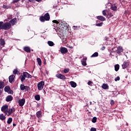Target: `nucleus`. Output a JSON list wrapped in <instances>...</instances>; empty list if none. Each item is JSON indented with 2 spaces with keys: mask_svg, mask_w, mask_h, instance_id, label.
<instances>
[{
  "mask_svg": "<svg viewBox=\"0 0 131 131\" xmlns=\"http://www.w3.org/2000/svg\"><path fill=\"white\" fill-rule=\"evenodd\" d=\"M12 27V25L9 22L4 23L0 21V30H9Z\"/></svg>",
  "mask_w": 131,
  "mask_h": 131,
  "instance_id": "obj_1",
  "label": "nucleus"
},
{
  "mask_svg": "<svg viewBox=\"0 0 131 131\" xmlns=\"http://www.w3.org/2000/svg\"><path fill=\"white\" fill-rule=\"evenodd\" d=\"M8 108H9V106H8V105H4L1 108V111H2V112H4L5 115H7V114H8Z\"/></svg>",
  "mask_w": 131,
  "mask_h": 131,
  "instance_id": "obj_2",
  "label": "nucleus"
},
{
  "mask_svg": "<svg viewBox=\"0 0 131 131\" xmlns=\"http://www.w3.org/2000/svg\"><path fill=\"white\" fill-rule=\"evenodd\" d=\"M43 85H45V82L43 81H40L37 84V88L39 91H41L43 89Z\"/></svg>",
  "mask_w": 131,
  "mask_h": 131,
  "instance_id": "obj_3",
  "label": "nucleus"
},
{
  "mask_svg": "<svg viewBox=\"0 0 131 131\" xmlns=\"http://www.w3.org/2000/svg\"><path fill=\"white\" fill-rule=\"evenodd\" d=\"M116 52L118 55L120 56L121 55V53L123 52V48L121 46H119L118 48H117V50Z\"/></svg>",
  "mask_w": 131,
  "mask_h": 131,
  "instance_id": "obj_4",
  "label": "nucleus"
},
{
  "mask_svg": "<svg viewBox=\"0 0 131 131\" xmlns=\"http://www.w3.org/2000/svg\"><path fill=\"white\" fill-rule=\"evenodd\" d=\"M128 66H129V62L128 61H124L122 64V67L123 69H126V68H127Z\"/></svg>",
  "mask_w": 131,
  "mask_h": 131,
  "instance_id": "obj_5",
  "label": "nucleus"
},
{
  "mask_svg": "<svg viewBox=\"0 0 131 131\" xmlns=\"http://www.w3.org/2000/svg\"><path fill=\"white\" fill-rule=\"evenodd\" d=\"M56 77H57V78H59V79H62L65 80L66 79V77H65L62 74H58L56 75Z\"/></svg>",
  "mask_w": 131,
  "mask_h": 131,
  "instance_id": "obj_6",
  "label": "nucleus"
},
{
  "mask_svg": "<svg viewBox=\"0 0 131 131\" xmlns=\"http://www.w3.org/2000/svg\"><path fill=\"white\" fill-rule=\"evenodd\" d=\"M15 108L14 107L9 108L8 110H7V113H8V116H10V115H11L12 113H13V112H15Z\"/></svg>",
  "mask_w": 131,
  "mask_h": 131,
  "instance_id": "obj_7",
  "label": "nucleus"
},
{
  "mask_svg": "<svg viewBox=\"0 0 131 131\" xmlns=\"http://www.w3.org/2000/svg\"><path fill=\"white\" fill-rule=\"evenodd\" d=\"M68 52V50L67 49V48L65 47L60 48V53H61L62 54H66Z\"/></svg>",
  "mask_w": 131,
  "mask_h": 131,
  "instance_id": "obj_8",
  "label": "nucleus"
},
{
  "mask_svg": "<svg viewBox=\"0 0 131 131\" xmlns=\"http://www.w3.org/2000/svg\"><path fill=\"white\" fill-rule=\"evenodd\" d=\"M19 105L20 106V107H22V106H24V104H25V99L23 98L21 99H20L18 101Z\"/></svg>",
  "mask_w": 131,
  "mask_h": 131,
  "instance_id": "obj_9",
  "label": "nucleus"
},
{
  "mask_svg": "<svg viewBox=\"0 0 131 131\" xmlns=\"http://www.w3.org/2000/svg\"><path fill=\"white\" fill-rule=\"evenodd\" d=\"M9 23H10L11 25H15L17 23V18H14L11 19Z\"/></svg>",
  "mask_w": 131,
  "mask_h": 131,
  "instance_id": "obj_10",
  "label": "nucleus"
},
{
  "mask_svg": "<svg viewBox=\"0 0 131 131\" xmlns=\"http://www.w3.org/2000/svg\"><path fill=\"white\" fill-rule=\"evenodd\" d=\"M14 79H15V75H11L9 77V81L11 83L14 81Z\"/></svg>",
  "mask_w": 131,
  "mask_h": 131,
  "instance_id": "obj_11",
  "label": "nucleus"
},
{
  "mask_svg": "<svg viewBox=\"0 0 131 131\" xmlns=\"http://www.w3.org/2000/svg\"><path fill=\"white\" fill-rule=\"evenodd\" d=\"M24 51L26 52V53H30L31 52V49L29 47H24Z\"/></svg>",
  "mask_w": 131,
  "mask_h": 131,
  "instance_id": "obj_12",
  "label": "nucleus"
},
{
  "mask_svg": "<svg viewBox=\"0 0 131 131\" xmlns=\"http://www.w3.org/2000/svg\"><path fill=\"white\" fill-rule=\"evenodd\" d=\"M6 102H11L13 101V97L11 95L8 96L6 98Z\"/></svg>",
  "mask_w": 131,
  "mask_h": 131,
  "instance_id": "obj_13",
  "label": "nucleus"
},
{
  "mask_svg": "<svg viewBox=\"0 0 131 131\" xmlns=\"http://www.w3.org/2000/svg\"><path fill=\"white\" fill-rule=\"evenodd\" d=\"M23 74H24L25 77H26L27 78H31V77H32L31 75L29 74L27 72H24Z\"/></svg>",
  "mask_w": 131,
  "mask_h": 131,
  "instance_id": "obj_14",
  "label": "nucleus"
},
{
  "mask_svg": "<svg viewBox=\"0 0 131 131\" xmlns=\"http://www.w3.org/2000/svg\"><path fill=\"white\" fill-rule=\"evenodd\" d=\"M0 45L2 47H5V45H6V41H5V39L3 38L0 39Z\"/></svg>",
  "mask_w": 131,
  "mask_h": 131,
  "instance_id": "obj_15",
  "label": "nucleus"
},
{
  "mask_svg": "<svg viewBox=\"0 0 131 131\" xmlns=\"http://www.w3.org/2000/svg\"><path fill=\"white\" fill-rule=\"evenodd\" d=\"M97 19L98 20H100V21H105L106 20V18L102 16H97Z\"/></svg>",
  "mask_w": 131,
  "mask_h": 131,
  "instance_id": "obj_16",
  "label": "nucleus"
},
{
  "mask_svg": "<svg viewBox=\"0 0 131 131\" xmlns=\"http://www.w3.org/2000/svg\"><path fill=\"white\" fill-rule=\"evenodd\" d=\"M44 17L45 18L46 21H49V20H50V14L49 13H47L44 15Z\"/></svg>",
  "mask_w": 131,
  "mask_h": 131,
  "instance_id": "obj_17",
  "label": "nucleus"
},
{
  "mask_svg": "<svg viewBox=\"0 0 131 131\" xmlns=\"http://www.w3.org/2000/svg\"><path fill=\"white\" fill-rule=\"evenodd\" d=\"M102 88L103 89V90H108L109 86L107 84L103 83L102 85Z\"/></svg>",
  "mask_w": 131,
  "mask_h": 131,
  "instance_id": "obj_18",
  "label": "nucleus"
},
{
  "mask_svg": "<svg viewBox=\"0 0 131 131\" xmlns=\"http://www.w3.org/2000/svg\"><path fill=\"white\" fill-rule=\"evenodd\" d=\"M86 58H84L83 60L81 61L82 65L83 66H86Z\"/></svg>",
  "mask_w": 131,
  "mask_h": 131,
  "instance_id": "obj_19",
  "label": "nucleus"
},
{
  "mask_svg": "<svg viewBox=\"0 0 131 131\" xmlns=\"http://www.w3.org/2000/svg\"><path fill=\"white\" fill-rule=\"evenodd\" d=\"M0 119L2 121L6 120V116L4 115V114H0Z\"/></svg>",
  "mask_w": 131,
  "mask_h": 131,
  "instance_id": "obj_20",
  "label": "nucleus"
},
{
  "mask_svg": "<svg viewBox=\"0 0 131 131\" xmlns=\"http://www.w3.org/2000/svg\"><path fill=\"white\" fill-rule=\"evenodd\" d=\"M36 116L38 118L41 117V116H42L41 112L40 111H38L36 113Z\"/></svg>",
  "mask_w": 131,
  "mask_h": 131,
  "instance_id": "obj_21",
  "label": "nucleus"
},
{
  "mask_svg": "<svg viewBox=\"0 0 131 131\" xmlns=\"http://www.w3.org/2000/svg\"><path fill=\"white\" fill-rule=\"evenodd\" d=\"M70 84L72 88H76V83L74 81H71Z\"/></svg>",
  "mask_w": 131,
  "mask_h": 131,
  "instance_id": "obj_22",
  "label": "nucleus"
},
{
  "mask_svg": "<svg viewBox=\"0 0 131 131\" xmlns=\"http://www.w3.org/2000/svg\"><path fill=\"white\" fill-rule=\"evenodd\" d=\"M5 88V83L4 81H0V89H4Z\"/></svg>",
  "mask_w": 131,
  "mask_h": 131,
  "instance_id": "obj_23",
  "label": "nucleus"
},
{
  "mask_svg": "<svg viewBox=\"0 0 131 131\" xmlns=\"http://www.w3.org/2000/svg\"><path fill=\"white\" fill-rule=\"evenodd\" d=\"M11 90V88H10V86H5V88H4V91L5 92H6V93H8V91L9 90Z\"/></svg>",
  "mask_w": 131,
  "mask_h": 131,
  "instance_id": "obj_24",
  "label": "nucleus"
},
{
  "mask_svg": "<svg viewBox=\"0 0 131 131\" xmlns=\"http://www.w3.org/2000/svg\"><path fill=\"white\" fill-rule=\"evenodd\" d=\"M12 121H13V119L12 118H9L7 120L8 124H11Z\"/></svg>",
  "mask_w": 131,
  "mask_h": 131,
  "instance_id": "obj_25",
  "label": "nucleus"
},
{
  "mask_svg": "<svg viewBox=\"0 0 131 131\" xmlns=\"http://www.w3.org/2000/svg\"><path fill=\"white\" fill-rule=\"evenodd\" d=\"M48 45L50 47H53L54 46V42H53L52 41H48Z\"/></svg>",
  "mask_w": 131,
  "mask_h": 131,
  "instance_id": "obj_26",
  "label": "nucleus"
},
{
  "mask_svg": "<svg viewBox=\"0 0 131 131\" xmlns=\"http://www.w3.org/2000/svg\"><path fill=\"white\" fill-rule=\"evenodd\" d=\"M115 71L117 72L119 70V64H117L115 65Z\"/></svg>",
  "mask_w": 131,
  "mask_h": 131,
  "instance_id": "obj_27",
  "label": "nucleus"
},
{
  "mask_svg": "<svg viewBox=\"0 0 131 131\" xmlns=\"http://www.w3.org/2000/svg\"><path fill=\"white\" fill-rule=\"evenodd\" d=\"M37 62H38V64L39 66H41V59L39 58H37Z\"/></svg>",
  "mask_w": 131,
  "mask_h": 131,
  "instance_id": "obj_28",
  "label": "nucleus"
},
{
  "mask_svg": "<svg viewBox=\"0 0 131 131\" xmlns=\"http://www.w3.org/2000/svg\"><path fill=\"white\" fill-rule=\"evenodd\" d=\"M35 99L36 101H39L40 100V96L38 95L35 96Z\"/></svg>",
  "mask_w": 131,
  "mask_h": 131,
  "instance_id": "obj_29",
  "label": "nucleus"
},
{
  "mask_svg": "<svg viewBox=\"0 0 131 131\" xmlns=\"http://www.w3.org/2000/svg\"><path fill=\"white\" fill-rule=\"evenodd\" d=\"M92 121L93 123H96L97 122V117H94L92 119Z\"/></svg>",
  "mask_w": 131,
  "mask_h": 131,
  "instance_id": "obj_30",
  "label": "nucleus"
},
{
  "mask_svg": "<svg viewBox=\"0 0 131 131\" xmlns=\"http://www.w3.org/2000/svg\"><path fill=\"white\" fill-rule=\"evenodd\" d=\"M26 77L24 76V74H23V75H21L20 77V80L21 81L23 82L24 80H25Z\"/></svg>",
  "mask_w": 131,
  "mask_h": 131,
  "instance_id": "obj_31",
  "label": "nucleus"
},
{
  "mask_svg": "<svg viewBox=\"0 0 131 131\" xmlns=\"http://www.w3.org/2000/svg\"><path fill=\"white\" fill-rule=\"evenodd\" d=\"M99 54L98 52H95L92 56L91 57L93 58L94 57H98Z\"/></svg>",
  "mask_w": 131,
  "mask_h": 131,
  "instance_id": "obj_32",
  "label": "nucleus"
},
{
  "mask_svg": "<svg viewBox=\"0 0 131 131\" xmlns=\"http://www.w3.org/2000/svg\"><path fill=\"white\" fill-rule=\"evenodd\" d=\"M40 20L41 21V22H45V21H46V18L45 17V16L40 17Z\"/></svg>",
  "mask_w": 131,
  "mask_h": 131,
  "instance_id": "obj_33",
  "label": "nucleus"
},
{
  "mask_svg": "<svg viewBox=\"0 0 131 131\" xmlns=\"http://www.w3.org/2000/svg\"><path fill=\"white\" fill-rule=\"evenodd\" d=\"M21 91H24L25 88V85L24 84H21L20 86Z\"/></svg>",
  "mask_w": 131,
  "mask_h": 131,
  "instance_id": "obj_34",
  "label": "nucleus"
},
{
  "mask_svg": "<svg viewBox=\"0 0 131 131\" xmlns=\"http://www.w3.org/2000/svg\"><path fill=\"white\" fill-rule=\"evenodd\" d=\"M19 73V71H18V70L14 69L13 70V74H18Z\"/></svg>",
  "mask_w": 131,
  "mask_h": 131,
  "instance_id": "obj_35",
  "label": "nucleus"
},
{
  "mask_svg": "<svg viewBox=\"0 0 131 131\" xmlns=\"http://www.w3.org/2000/svg\"><path fill=\"white\" fill-rule=\"evenodd\" d=\"M117 9V7L115 6L112 7V10H113V11H116Z\"/></svg>",
  "mask_w": 131,
  "mask_h": 131,
  "instance_id": "obj_36",
  "label": "nucleus"
},
{
  "mask_svg": "<svg viewBox=\"0 0 131 131\" xmlns=\"http://www.w3.org/2000/svg\"><path fill=\"white\" fill-rule=\"evenodd\" d=\"M63 72L64 73H68L69 72V69H64Z\"/></svg>",
  "mask_w": 131,
  "mask_h": 131,
  "instance_id": "obj_37",
  "label": "nucleus"
},
{
  "mask_svg": "<svg viewBox=\"0 0 131 131\" xmlns=\"http://www.w3.org/2000/svg\"><path fill=\"white\" fill-rule=\"evenodd\" d=\"M119 80H120V77L119 76H117L115 78V81H118Z\"/></svg>",
  "mask_w": 131,
  "mask_h": 131,
  "instance_id": "obj_38",
  "label": "nucleus"
},
{
  "mask_svg": "<svg viewBox=\"0 0 131 131\" xmlns=\"http://www.w3.org/2000/svg\"><path fill=\"white\" fill-rule=\"evenodd\" d=\"M7 93L10 95H13L14 94V92L12 90H11V89Z\"/></svg>",
  "mask_w": 131,
  "mask_h": 131,
  "instance_id": "obj_39",
  "label": "nucleus"
},
{
  "mask_svg": "<svg viewBox=\"0 0 131 131\" xmlns=\"http://www.w3.org/2000/svg\"><path fill=\"white\" fill-rule=\"evenodd\" d=\"M30 90V88L28 86H25V91H29Z\"/></svg>",
  "mask_w": 131,
  "mask_h": 131,
  "instance_id": "obj_40",
  "label": "nucleus"
},
{
  "mask_svg": "<svg viewBox=\"0 0 131 131\" xmlns=\"http://www.w3.org/2000/svg\"><path fill=\"white\" fill-rule=\"evenodd\" d=\"M96 25V26L101 27V26H103V23L97 24Z\"/></svg>",
  "mask_w": 131,
  "mask_h": 131,
  "instance_id": "obj_41",
  "label": "nucleus"
},
{
  "mask_svg": "<svg viewBox=\"0 0 131 131\" xmlns=\"http://www.w3.org/2000/svg\"><path fill=\"white\" fill-rule=\"evenodd\" d=\"M53 23H56V24H59V21L57 20H54L52 21Z\"/></svg>",
  "mask_w": 131,
  "mask_h": 131,
  "instance_id": "obj_42",
  "label": "nucleus"
},
{
  "mask_svg": "<svg viewBox=\"0 0 131 131\" xmlns=\"http://www.w3.org/2000/svg\"><path fill=\"white\" fill-rule=\"evenodd\" d=\"M102 14H103V16H107V14H106V10H103L102 11Z\"/></svg>",
  "mask_w": 131,
  "mask_h": 131,
  "instance_id": "obj_43",
  "label": "nucleus"
},
{
  "mask_svg": "<svg viewBox=\"0 0 131 131\" xmlns=\"http://www.w3.org/2000/svg\"><path fill=\"white\" fill-rule=\"evenodd\" d=\"M88 85H91L92 86V85H93V82H92L91 81H89L88 82Z\"/></svg>",
  "mask_w": 131,
  "mask_h": 131,
  "instance_id": "obj_44",
  "label": "nucleus"
},
{
  "mask_svg": "<svg viewBox=\"0 0 131 131\" xmlns=\"http://www.w3.org/2000/svg\"><path fill=\"white\" fill-rule=\"evenodd\" d=\"M96 130H97V129H96V128L92 127L91 128V131H96Z\"/></svg>",
  "mask_w": 131,
  "mask_h": 131,
  "instance_id": "obj_45",
  "label": "nucleus"
},
{
  "mask_svg": "<svg viewBox=\"0 0 131 131\" xmlns=\"http://www.w3.org/2000/svg\"><path fill=\"white\" fill-rule=\"evenodd\" d=\"M19 1H20V0H13L12 3H13V4H15V3H18V2H19Z\"/></svg>",
  "mask_w": 131,
  "mask_h": 131,
  "instance_id": "obj_46",
  "label": "nucleus"
},
{
  "mask_svg": "<svg viewBox=\"0 0 131 131\" xmlns=\"http://www.w3.org/2000/svg\"><path fill=\"white\" fill-rule=\"evenodd\" d=\"M114 103H115L114 100H112L111 102V105H113L114 104Z\"/></svg>",
  "mask_w": 131,
  "mask_h": 131,
  "instance_id": "obj_47",
  "label": "nucleus"
},
{
  "mask_svg": "<svg viewBox=\"0 0 131 131\" xmlns=\"http://www.w3.org/2000/svg\"><path fill=\"white\" fill-rule=\"evenodd\" d=\"M105 49H106V48L105 47H102L101 48L102 51H104V50H105Z\"/></svg>",
  "mask_w": 131,
  "mask_h": 131,
  "instance_id": "obj_48",
  "label": "nucleus"
},
{
  "mask_svg": "<svg viewBox=\"0 0 131 131\" xmlns=\"http://www.w3.org/2000/svg\"><path fill=\"white\" fill-rule=\"evenodd\" d=\"M68 48L69 49H73V47L72 46H69Z\"/></svg>",
  "mask_w": 131,
  "mask_h": 131,
  "instance_id": "obj_49",
  "label": "nucleus"
},
{
  "mask_svg": "<svg viewBox=\"0 0 131 131\" xmlns=\"http://www.w3.org/2000/svg\"><path fill=\"white\" fill-rule=\"evenodd\" d=\"M104 39H105V40L107 41V40H108V37H104Z\"/></svg>",
  "mask_w": 131,
  "mask_h": 131,
  "instance_id": "obj_50",
  "label": "nucleus"
},
{
  "mask_svg": "<svg viewBox=\"0 0 131 131\" xmlns=\"http://www.w3.org/2000/svg\"><path fill=\"white\" fill-rule=\"evenodd\" d=\"M41 1L42 0H36V1L38 2V3H39L40 2H41Z\"/></svg>",
  "mask_w": 131,
  "mask_h": 131,
  "instance_id": "obj_51",
  "label": "nucleus"
},
{
  "mask_svg": "<svg viewBox=\"0 0 131 131\" xmlns=\"http://www.w3.org/2000/svg\"><path fill=\"white\" fill-rule=\"evenodd\" d=\"M8 19H12V15H10V18L8 17Z\"/></svg>",
  "mask_w": 131,
  "mask_h": 131,
  "instance_id": "obj_52",
  "label": "nucleus"
},
{
  "mask_svg": "<svg viewBox=\"0 0 131 131\" xmlns=\"http://www.w3.org/2000/svg\"><path fill=\"white\" fill-rule=\"evenodd\" d=\"M73 27H74V29L75 30L76 29H77V28H76V27H75V26H73Z\"/></svg>",
  "mask_w": 131,
  "mask_h": 131,
  "instance_id": "obj_53",
  "label": "nucleus"
},
{
  "mask_svg": "<svg viewBox=\"0 0 131 131\" xmlns=\"http://www.w3.org/2000/svg\"><path fill=\"white\" fill-rule=\"evenodd\" d=\"M2 95V90L0 89V95Z\"/></svg>",
  "mask_w": 131,
  "mask_h": 131,
  "instance_id": "obj_54",
  "label": "nucleus"
},
{
  "mask_svg": "<svg viewBox=\"0 0 131 131\" xmlns=\"http://www.w3.org/2000/svg\"><path fill=\"white\" fill-rule=\"evenodd\" d=\"M13 126H16V124L13 123Z\"/></svg>",
  "mask_w": 131,
  "mask_h": 131,
  "instance_id": "obj_55",
  "label": "nucleus"
},
{
  "mask_svg": "<svg viewBox=\"0 0 131 131\" xmlns=\"http://www.w3.org/2000/svg\"><path fill=\"white\" fill-rule=\"evenodd\" d=\"M90 105H92V101H90Z\"/></svg>",
  "mask_w": 131,
  "mask_h": 131,
  "instance_id": "obj_56",
  "label": "nucleus"
},
{
  "mask_svg": "<svg viewBox=\"0 0 131 131\" xmlns=\"http://www.w3.org/2000/svg\"><path fill=\"white\" fill-rule=\"evenodd\" d=\"M33 0H29V2H33Z\"/></svg>",
  "mask_w": 131,
  "mask_h": 131,
  "instance_id": "obj_57",
  "label": "nucleus"
},
{
  "mask_svg": "<svg viewBox=\"0 0 131 131\" xmlns=\"http://www.w3.org/2000/svg\"><path fill=\"white\" fill-rule=\"evenodd\" d=\"M114 49H116V47H115L114 48H113L112 50L113 51V50H114Z\"/></svg>",
  "mask_w": 131,
  "mask_h": 131,
  "instance_id": "obj_58",
  "label": "nucleus"
},
{
  "mask_svg": "<svg viewBox=\"0 0 131 131\" xmlns=\"http://www.w3.org/2000/svg\"><path fill=\"white\" fill-rule=\"evenodd\" d=\"M112 55V53H110V56Z\"/></svg>",
  "mask_w": 131,
  "mask_h": 131,
  "instance_id": "obj_59",
  "label": "nucleus"
},
{
  "mask_svg": "<svg viewBox=\"0 0 131 131\" xmlns=\"http://www.w3.org/2000/svg\"><path fill=\"white\" fill-rule=\"evenodd\" d=\"M4 8H6V7H5V6H4Z\"/></svg>",
  "mask_w": 131,
  "mask_h": 131,
  "instance_id": "obj_60",
  "label": "nucleus"
},
{
  "mask_svg": "<svg viewBox=\"0 0 131 131\" xmlns=\"http://www.w3.org/2000/svg\"><path fill=\"white\" fill-rule=\"evenodd\" d=\"M66 24H67V23H66Z\"/></svg>",
  "mask_w": 131,
  "mask_h": 131,
  "instance_id": "obj_61",
  "label": "nucleus"
},
{
  "mask_svg": "<svg viewBox=\"0 0 131 131\" xmlns=\"http://www.w3.org/2000/svg\"><path fill=\"white\" fill-rule=\"evenodd\" d=\"M66 24H67V23H66Z\"/></svg>",
  "mask_w": 131,
  "mask_h": 131,
  "instance_id": "obj_62",
  "label": "nucleus"
}]
</instances>
